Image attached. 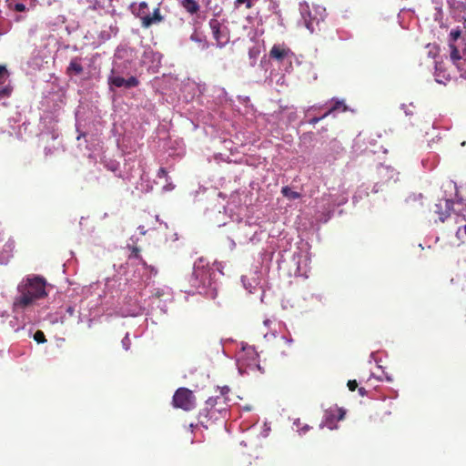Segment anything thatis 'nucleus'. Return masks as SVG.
Here are the masks:
<instances>
[{
  "mask_svg": "<svg viewBox=\"0 0 466 466\" xmlns=\"http://www.w3.org/2000/svg\"><path fill=\"white\" fill-rule=\"evenodd\" d=\"M18 295L14 301L15 309H24L36 299L46 297V280L40 277L27 278L18 285Z\"/></svg>",
  "mask_w": 466,
  "mask_h": 466,
  "instance_id": "f257e3e1",
  "label": "nucleus"
},
{
  "mask_svg": "<svg viewBox=\"0 0 466 466\" xmlns=\"http://www.w3.org/2000/svg\"><path fill=\"white\" fill-rule=\"evenodd\" d=\"M301 15L305 26L311 34H317L321 30V23L324 22L327 13L320 5H305L301 7Z\"/></svg>",
  "mask_w": 466,
  "mask_h": 466,
  "instance_id": "f03ea898",
  "label": "nucleus"
},
{
  "mask_svg": "<svg viewBox=\"0 0 466 466\" xmlns=\"http://www.w3.org/2000/svg\"><path fill=\"white\" fill-rule=\"evenodd\" d=\"M218 406V412L223 418L228 414V404L226 397H210L205 402V407L200 410L198 418L200 422L203 424L209 420H218V416H215L213 408Z\"/></svg>",
  "mask_w": 466,
  "mask_h": 466,
  "instance_id": "7ed1b4c3",
  "label": "nucleus"
},
{
  "mask_svg": "<svg viewBox=\"0 0 466 466\" xmlns=\"http://www.w3.org/2000/svg\"><path fill=\"white\" fill-rule=\"evenodd\" d=\"M175 408L190 411L196 408L197 400L192 390L187 388H178L172 399Z\"/></svg>",
  "mask_w": 466,
  "mask_h": 466,
  "instance_id": "20e7f679",
  "label": "nucleus"
},
{
  "mask_svg": "<svg viewBox=\"0 0 466 466\" xmlns=\"http://www.w3.org/2000/svg\"><path fill=\"white\" fill-rule=\"evenodd\" d=\"M136 15L141 20V25L144 28H148L154 24L161 23L164 16L160 14L159 7L154 9L153 14H149L148 5L146 2H141L136 12Z\"/></svg>",
  "mask_w": 466,
  "mask_h": 466,
  "instance_id": "39448f33",
  "label": "nucleus"
},
{
  "mask_svg": "<svg viewBox=\"0 0 466 466\" xmlns=\"http://www.w3.org/2000/svg\"><path fill=\"white\" fill-rule=\"evenodd\" d=\"M209 268L203 264V259H199L194 264L188 282L192 288L198 289L209 283Z\"/></svg>",
  "mask_w": 466,
  "mask_h": 466,
  "instance_id": "423d86ee",
  "label": "nucleus"
},
{
  "mask_svg": "<svg viewBox=\"0 0 466 466\" xmlns=\"http://www.w3.org/2000/svg\"><path fill=\"white\" fill-rule=\"evenodd\" d=\"M346 410L338 406H333L325 410L324 420L320 427H327L329 430L337 429V422L345 418Z\"/></svg>",
  "mask_w": 466,
  "mask_h": 466,
  "instance_id": "0eeeda50",
  "label": "nucleus"
},
{
  "mask_svg": "<svg viewBox=\"0 0 466 466\" xmlns=\"http://www.w3.org/2000/svg\"><path fill=\"white\" fill-rule=\"evenodd\" d=\"M209 26L211 28L213 37L217 42V46L218 47L225 46L229 42L228 29L226 26L222 27L218 19H211L209 21Z\"/></svg>",
  "mask_w": 466,
  "mask_h": 466,
  "instance_id": "6e6552de",
  "label": "nucleus"
},
{
  "mask_svg": "<svg viewBox=\"0 0 466 466\" xmlns=\"http://www.w3.org/2000/svg\"><path fill=\"white\" fill-rule=\"evenodd\" d=\"M449 46L451 61L459 70L461 76L466 79V49L461 53L454 44H450Z\"/></svg>",
  "mask_w": 466,
  "mask_h": 466,
  "instance_id": "1a4fd4ad",
  "label": "nucleus"
},
{
  "mask_svg": "<svg viewBox=\"0 0 466 466\" xmlns=\"http://www.w3.org/2000/svg\"><path fill=\"white\" fill-rule=\"evenodd\" d=\"M125 75H119V74H112L110 72V75L108 76V85L110 86L115 87H126V88H132L138 86L139 81L138 79L131 76L128 78L124 77Z\"/></svg>",
  "mask_w": 466,
  "mask_h": 466,
  "instance_id": "9d476101",
  "label": "nucleus"
},
{
  "mask_svg": "<svg viewBox=\"0 0 466 466\" xmlns=\"http://www.w3.org/2000/svg\"><path fill=\"white\" fill-rule=\"evenodd\" d=\"M269 57L281 63L284 60L288 59L291 62V59L294 56V53L291 51L289 47L283 45H274L268 54Z\"/></svg>",
  "mask_w": 466,
  "mask_h": 466,
  "instance_id": "9b49d317",
  "label": "nucleus"
},
{
  "mask_svg": "<svg viewBox=\"0 0 466 466\" xmlns=\"http://www.w3.org/2000/svg\"><path fill=\"white\" fill-rule=\"evenodd\" d=\"M131 62L129 60H120L119 54L116 55L115 61L113 63V67L111 69L112 74H119V75H129Z\"/></svg>",
  "mask_w": 466,
  "mask_h": 466,
  "instance_id": "f8f14e48",
  "label": "nucleus"
},
{
  "mask_svg": "<svg viewBox=\"0 0 466 466\" xmlns=\"http://www.w3.org/2000/svg\"><path fill=\"white\" fill-rule=\"evenodd\" d=\"M81 58L80 57H74L71 59L69 66L66 68V74L68 76L71 75H80L83 73L84 68L81 65Z\"/></svg>",
  "mask_w": 466,
  "mask_h": 466,
  "instance_id": "ddd939ff",
  "label": "nucleus"
},
{
  "mask_svg": "<svg viewBox=\"0 0 466 466\" xmlns=\"http://www.w3.org/2000/svg\"><path fill=\"white\" fill-rule=\"evenodd\" d=\"M15 248V242L12 240H8L3 247V250L0 251V261L7 262L9 258L12 257V252Z\"/></svg>",
  "mask_w": 466,
  "mask_h": 466,
  "instance_id": "4468645a",
  "label": "nucleus"
},
{
  "mask_svg": "<svg viewBox=\"0 0 466 466\" xmlns=\"http://www.w3.org/2000/svg\"><path fill=\"white\" fill-rule=\"evenodd\" d=\"M450 75L446 74L441 63L436 62L435 66V80L438 83L445 84L446 81L450 80Z\"/></svg>",
  "mask_w": 466,
  "mask_h": 466,
  "instance_id": "2eb2a0df",
  "label": "nucleus"
},
{
  "mask_svg": "<svg viewBox=\"0 0 466 466\" xmlns=\"http://www.w3.org/2000/svg\"><path fill=\"white\" fill-rule=\"evenodd\" d=\"M181 5L190 15L197 14L200 8L198 3L195 0H182Z\"/></svg>",
  "mask_w": 466,
  "mask_h": 466,
  "instance_id": "dca6fc26",
  "label": "nucleus"
},
{
  "mask_svg": "<svg viewBox=\"0 0 466 466\" xmlns=\"http://www.w3.org/2000/svg\"><path fill=\"white\" fill-rule=\"evenodd\" d=\"M347 106L343 101H335L332 106L324 114V116H328L329 115L336 112V111H346Z\"/></svg>",
  "mask_w": 466,
  "mask_h": 466,
  "instance_id": "f3484780",
  "label": "nucleus"
},
{
  "mask_svg": "<svg viewBox=\"0 0 466 466\" xmlns=\"http://www.w3.org/2000/svg\"><path fill=\"white\" fill-rule=\"evenodd\" d=\"M282 195L289 199H298L301 197L300 193L291 190L289 187H283L281 189Z\"/></svg>",
  "mask_w": 466,
  "mask_h": 466,
  "instance_id": "a211bd4d",
  "label": "nucleus"
},
{
  "mask_svg": "<svg viewBox=\"0 0 466 466\" xmlns=\"http://www.w3.org/2000/svg\"><path fill=\"white\" fill-rule=\"evenodd\" d=\"M294 425L296 426L297 428V431H299V433L300 435L302 434H305L306 432H308L310 429V427L307 424H303L299 419H297L295 421H294Z\"/></svg>",
  "mask_w": 466,
  "mask_h": 466,
  "instance_id": "6ab92c4d",
  "label": "nucleus"
},
{
  "mask_svg": "<svg viewBox=\"0 0 466 466\" xmlns=\"http://www.w3.org/2000/svg\"><path fill=\"white\" fill-rule=\"evenodd\" d=\"M9 77V73L5 66H0V85L5 83L7 78Z\"/></svg>",
  "mask_w": 466,
  "mask_h": 466,
  "instance_id": "aec40b11",
  "label": "nucleus"
},
{
  "mask_svg": "<svg viewBox=\"0 0 466 466\" xmlns=\"http://www.w3.org/2000/svg\"><path fill=\"white\" fill-rule=\"evenodd\" d=\"M129 258L139 259L144 265H146V262L143 260V258L140 256V249L137 247H133L131 248V254L129 255Z\"/></svg>",
  "mask_w": 466,
  "mask_h": 466,
  "instance_id": "412c9836",
  "label": "nucleus"
},
{
  "mask_svg": "<svg viewBox=\"0 0 466 466\" xmlns=\"http://www.w3.org/2000/svg\"><path fill=\"white\" fill-rule=\"evenodd\" d=\"M13 87L10 85H6L0 88V98L8 97L11 96Z\"/></svg>",
  "mask_w": 466,
  "mask_h": 466,
  "instance_id": "4be33fe9",
  "label": "nucleus"
},
{
  "mask_svg": "<svg viewBox=\"0 0 466 466\" xmlns=\"http://www.w3.org/2000/svg\"><path fill=\"white\" fill-rule=\"evenodd\" d=\"M34 339L37 343H44L46 341V335L42 330L35 331V333L34 334Z\"/></svg>",
  "mask_w": 466,
  "mask_h": 466,
  "instance_id": "5701e85b",
  "label": "nucleus"
},
{
  "mask_svg": "<svg viewBox=\"0 0 466 466\" xmlns=\"http://www.w3.org/2000/svg\"><path fill=\"white\" fill-rule=\"evenodd\" d=\"M461 36V30L460 29H456V30H451V33H450V44H453V42H455L456 40H458Z\"/></svg>",
  "mask_w": 466,
  "mask_h": 466,
  "instance_id": "b1692460",
  "label": "nucleus"
},
{
  "mask_svg": "<svg viewBox=\"0 0 466 466\" xmlns=\"http://www.w3.org/2000/svg\"><path fill=\"white\" fill-rule=\"evenodd\" d=\"M157 177L158 178H166V181H167V180H168V178H169V177H168V175H167V169H166V168H164V167H160V168L158 169Z\"/></svg>",
  "mask_w": 466,
  "mask_h": 466,
  "instance_id": "393cba45",
  "label": "nucleus"
},
{
  "mask_svg": "<svg viewBox=\"0 0 466 466\" xmlns=\"http://www.w3.org/2000/svg\"><path fill=\"white\" fill-rule=\"evenodd\" d=\"M347 386L350 391H354L358 388V382L355 380H350L348 381Z\"/></svg>",
  "mask_w": 466,
  "mask_h": 466,
  "instance_id": "a878e982",
  "label": "nucleus"
},
{
  "mask_svg": "<svg viewBox=\"0 0 466 466\" xmlns=\"http://www.w3.org/2000/svg\"><path fill=\"white\" fill-rule=\"evenodd\" d=\"M13 8L17 12H24L26 9L25 5L23 3H15Z\"/></svg>",
  "mask_w": 466,
  "mask_h": 466,
  "instance_id": "bb28decb",
  "label": "nucleus"
},
{
  "mask_svg": "<svg viewBox=\"0 0 466 466\" xmlns=\"http://www.w3.org/2000/svg\"><path fill=\"white\" fill-rule=\"evenodd\" d=\"M238 5L246 4L247 8H250L252 6V0H236Z\"/></svg>",
  "mask_w": 466,
  "mask_h": 466,
  "instance_id": "cd10ccee",
  "label": "nucleus"
},
{
  "mask_svg": "<svg viewBox=\"0 0 466 466\" xmlns=\"http://www.w3.org/2000/svg\"><path fill=\"white\" fill-rule=\"evenodd\" d=\"M326 117H327V116H324V115H323V116H319V117H313V118H311V119L309 121V124H311V125H316V124H317V123H319L320 120H322V119H324V118H326Z\"/></svg>",
  "mask_w": 466,
  "mask_h": 466,
  "instance_id": "c85d7f7f",
  "label": "nucleus"
},
{
  "mask_svg": "<svg viewBox=\"0 0 466 466\" xmlns=\"http://www.w3.org/2000/svg\"><path fill=\"white\" fill-rule=\"evenodd\" d=\"M229 392V388L225 386L220 390V395L218 397H226V394Z\"/></svg>",
  "mask_w": 466,
  "mask_h": 466,
  "instance_id": "c756f323",
  "label": "nucleus"
},
{
  "mask_svg": "<svg viewBox=\"0 0 466 466\" xmlns=\"http://www.w3.org/2000/svg\"><path fill=\"white\" fill-rule=\"evenodd\" d=\"M359 390V394H360V396H362V397H363V396L367 395V390H366L363 387L359 388V390Z\"/></svg>",
  "mask_w": 466,
  "mask_h": 466,
  "instance_id": "7c9ffc66",
  "label": "nucleus"
},
{
  "mask_svg": "<svg viewBox=\"0 0 466 466\" xmlns=\"http://www.w3.org/2000/svg\"><path fill=\"white\" fill-rule=\"evenodd\" d=\"M248 54L250 57H256L257 52H255L253 49H250Z\"/></svg>",
  "mask_w": 466,
  "mask_h": 466,
  "instance_id": "2f4dec72",
  "label": "nucleus"
},
{
  "mask_svg": "<svg viewBox=\"0 0 466 466\" xmlns=\"http://www.w3.org/2000/svg\"><path fill=\"white\" fill-rule=\"evenodd\" d=\"M269 323H270V320H269V319H266V320H264V325H265V326H267V327H268V326L269 325Z\"/></svg>",
  "mask_w": 466,
  "mask_h": 466,
  "instance_id": "473e14b6",
  "label": "nucleus"
},
{
  "mask_svg": "<svg viewBox=\"0 0 466 466\" xmlns=\"http://www.w3.org/2000/svg\"><path fill=\"white\" fill-rule=\"evenodd\" d=\"M213 411H214L215 416H217V414H218V406H216V408H213Z\"/></svg>",
  "mask_w": 466,
  "mask_h": 466,
  "instance_id": "72a5a7b5",
  "label": "nucleus"
},
{
  "mask_svg": "<svg viewBox=\"0 0 466 466\" xmlns=\"http://www.w3.org/2000/svg\"><path fill=\"white\" fill-rule=\"evenodd\" d=\"M167 186H169V187H170V188H174V186H171V184H170V183H168L166 187H167Z\"/></svg>",
  "mask_w": 466,
  "mask_h": 466,
  "instance_id": "f704fd0d",
  "label": "nucleus"
}]
</instances>
